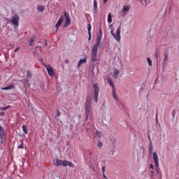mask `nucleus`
Returning a JSON list of instances; mask_svg holds the SVG:
<instances>
[{"instance_id": "obj_1", "label": "nucleus", "mask_w": 179, "mask_h": 179, "mask_svg": "<svg viewBox=\"0 0 179 179\" xmlns=\"http://www.w3.org/2000/svg\"><path fill=\"white\" fill-rule=\"evenodd\" d=\"M103 37V31H101V28L99 29V33L96 36V43L93 45L91 50V58L92 62H97L99 61V57L97 56V51L99 50V45H100V43H101V38Z\"/></svg>"}, {"instance_id": "obj_2", "label": "nucleus", "mask_w": 179, "mask_h": 179, "mask_svg": "<svg viewBox=\"0 0 179 179\" xmlns=\"http://www.w3.org/2000/svg\"><path fill=\"white\" fill-rule=\"evenodd\" d=\"M53 164L57 167H59V166H62L63 167H66V166L71 167V168L75 167V165L73 164V163L66 160H61L57 158L53 160Z\"/></svg>"}, {"instance_id": "obj_3", "label": "nucleus", "mask_w": 179, "mask_h": 179, "mask_svg": "<svg viewBox=\"0 0 179 179\" xmlns=\"http://www.w3.org/2000/svg\"><path fill=\"white\" fill-rule=\"evenodd\" d=\"M85 108L86 118H89V116L90 115V110L92 108V98H90V96H87L86 98Z\"/></svg>"}, {"instance_id": "obj_4", "label": "nucleus", "mask_w": 179, "mask_h": 179, "mask_svg": "<svg viewBox=\"0 0 179 179\" xmlns=\"http://www.w3.org/2000/svg\"><path fill=\"white\" fill-rule=\"evenodd\" d=\"M110 34L113 36V38L117 41V43H120L121 41V27H119L116 32L114 33V29L110 30Z\"/></svg>"}, {"instance_id": "obj_5", "label": "nucleus", "mask_w": 179, "mask_h": 179, "mask_svg": "<svg viewBox=\"0 0 179 179\" xmlns=\"http://www.w3.org/2000/svg\"><path fill=\"white\" fill-rule=\"evenodd\" d=\"M92 86L94 88V100L97 103L99 101V92H100V88H99L97 83H94Z\"/></svg>"}, {"instance_id": "obj_6", "label": "nucleus", "mask_w": 179, "mask_h": 179, "mask_svg": "<svg viewBox=\"0 0 179 179\" xmlns=\"http://www.w3.org/2000/svg\"><path fill=\"white\" fill-rule=\"evenodd\" d=\"M20 20V18L19 17V16L17 14H15L10 20V22L12 23L13 26H15V27H19V20Z\"/></svg>"}, {"instance_id": "obj_7", "label": "nucleus", "mask_w": 179, "mask_h": 179, "mask_svg": "<svg viewBox=\"0 0 179 179\" xmlns=\"http://www.w3.org/2000/svg\"><path fill=\"white\" fill-rule=\"evenodd\" d=\"M42 64L43 65V66H45V68H46L48 75L52 78V76H54L55 75L54 70H52V67H51V66L50 65L44 64L43 62H42Z\"/></svg>"}, {"instance_id": "obj_8", "label": "nucleus", "mask_w": 179, "mask_h": 179, "mask_svg": "<svg viewBox=\"0 0 179 179\" xmlns=\"http://www.w3.org/2000/svg\"><path fill=\"white\" fill-rule=\"evenodd\" d=\"M64 16L66 19L65 23L64 24V27H68V26H69V24H71V17H69V15H68V13H66V11H64Z\"/></svg>"}, {"instance_id": "obj_9", "label": "nucleus", "mask_w": 179, "mask_h": 179, "mask_svg": "<svg viewBox=\"0 0 179 179\" xmlns=\"http://www.w3.org/2000/svg\"><path fill=\"white\" fill-rule=\"evenodd\" d=\"M152 160L154 161L155 167H159V156L157 155V152H154L152 153Z\"/></svg>"}, {"instance_id": "obj_10", "label": "nucleus", "mask_w": 179, "mask_h": 179, "mask_svg": "<svg viewBox=\"0 0 179 179\" xmlns=\"http://www.w3.org/2000/svg\"><path fill=\"white\" fill-rule=\"evenodd\" d=\"M62 22H64V16H62L58 22H57V24H55V27H57V31H58V29L59 28V26H61V24H62Z\"/></svg>"}, {"instance_id": "obj_11", "label": "nucleus", "mask_w": 179, "mask_h": 179, "mask_svg": "<svg viewBox=\"0 0 179 179\" xmlns=\"http://www.w3.org/2000/svg\"><path fill=\"white\" fill-rule=\"evenodd\" d=\"M122 12L124 13V15H127L128 12H129V6H124Z\"/></svg>"}, {"instance_id": "obj_12", "label": "nucleus", "mask_w": 179, "mask_h": 179, "mask_svg": "<svg viewBox=\"0 0 179 179\" xmlns=\"http://www.w3.org/2000/svg\"><path fill=\"white\" fill-rule=\"evenodd\" d=\"M87 61V57L80 59L78 62V68H80V65H82V64H86Z\"/></svg>"}, {"instance_id": "obj_13", "label": "nucleus", "mask_w": 179, "mask_h": 179, "mask_svg": "<svg viewBox=\"0 0 179 179\" xmlns=\"http://www.w3.org/2000/svg\"><path fill=\"white\" fill-rule=\"evenodd\" d=\"M12 89H15V85H10L7 87H2L1 90H12Z\"/></svg>"}, {"instance_id": "obj_14", "label": "nucleus", "mask_w": 179, "mask_h": 179, "mask_svg": "<svg viewBox=\"0 0 179 179\" xmlns=\"http://www.w3.org/2000/svg\"><path fill=\"white\" fill-rule=\"evenodd\" d=\"M152 1L153 0H142L141 3L142 5L146 6L149 5L150 3H152Z\"/></svg>"}, {"instance_id": "obj_15", "label": "nucleus", "mask_w": 179, "mask_h": 179, "mask_svg": "<svg viewBox=\"0 0 179 179\" xmlns=\"http://www.w3.org/2000/svg\"><path fill=\"white\" fill-rule=\"evenodd\" d=\"M37 10H38V12H44V10H45V6L42 5H38Z\"/></svg>"}, {"instance_id": "obj_16", "label": "nucleus", "mask_w": 179, "mask_h": 179, "mask_svg": "<svg viewBox=\"0 0 179 179\" xmlns=\"http://www.w3.org/2000/svg\"><path fill=\"white\" fill-rule=\"evenodd\" d=\"M87 30H88V34H89V40L92 38V33L90 31L92 30V25L90 24H88L87 25Z\"/></svg>"}, {"instance_id": "obj_17", "label": "nucleus", "mask_w": 179, "mask_h": 179, "mask_svg": "<svg viewBox=\"0 0 179 179\" xmlns=\"http://www.w3.org/2000/svg\"><path fill=\"white\" fill-rule=\"evenodd\" d=\"M118 75H120L119 70L115 69L113 74L114 79H117V78H118Z\"/></svg>"}, {"instance_id": "obj_18", "label": "nucleus", "mask_w": 179, "mask_h": 179, "mask_svg": "<svg viewBox=\"0 0 179 179\" xmlns=\"http://www.w3.org/2000/svg\"><path fill=\"white\" fill-rule=\"evenodd\" d=\"M5 136V130L2 126H0V137L3 138Z\"/></svg>"}, {"instance_id": "obj_19", "label": "nucleus", "mask_w": 179, "mask_h": 179, "mask_svg": "<svg viewBox=\"0 0 179 179\" xmlns=\"http://www.w3.org/2000/svg\"><path fill=\"white\" fill-rule=\"evenodd\" d=\"M148 150H149L150 155H152V153L153 152V143H152L151 141L150 142V145H149Z\"/></svg>"}, {"instance_id": "obj_20", "label": "nucleus", "mask_w": 179, "mask_h": 179, "mask_svg": "<svg viewBox=\"0 0 179 179\" xmlns=\"http://www.w3.org/2000/svg\"><path fill=\"white\" fill-rule=\"evenodd\" d=\"M113 22V15L111 13H108V23H111Z\"/></svg>"}, {"instance_id": "obj_21", "label": "nucleus", "mask_w": 179, "mask_h": 179, "mask_svg": "<svg viewBox=\"0 0 179 179\" xmlns=\"http://www.w3.org/2000/svg\"><path fill=\"white\" fill-rule=\"evenodd\" d=\"M117 106L120 108V109L122 110V108H124V105L122 104V103H121V101H117Z\"/></svg>"}, {"instance_id": "obj_22", "label": "nucleus", "mask_w": 179, "mask_h": 179, "mask_svg": "<svg viewBox=\"0 0 179 179\" xmlns=\"http://www.w3.org/2000/svg\"><path fill=\"white\" fill-rule=\"evenodd\" d=\"M113 97L116 101H119L120 99H118V96H117V94H115V92L113 90Z\"/></svg>"}, {"instance_id": "obj_23", "label": "nucleus", "mask_w": 179, "mask_h": 179, "mask_svg": "<svg viewBox=\"0 0 179 179\" xmlns=\"http://www.w3.org/2000/svg\"><path fill=\"white\" fill-rule=\"evenodd\" d=\"M33 43H34V37H32L30 38V40L29 41V46L33 45Z\"/></svg>"}, {"instance_id": "obj_24", "label": "nucleus", "mask_w": 179, "mask_h": 179, "mask_svg": "<svg viewBox=\"0 0 179 179\" xmlns=\"http://www.w3.org/2000/svg\"><path fill=\"white\" fill-rule=\"evenodd\" d=\"M147 62H148V64L149 65V66H152V59L149 57L147 58Z\"/></svg>"}, {"instance_id": "obj_25", "label": "nucleus", "mask_w": 179, "mask_h": 179, "mask_svg": "<svg viewBox=\"0 0 179 179\" xmlns=\"http://www.w3.org/2000/svg\"><path fill=\"white\" fill-rule=\"evenodd\" d=\"M22 131L24 133H25V134H28L29 131H27V128H26V125L22 126Z\"/></svg>"}, {"instance_id": "obj_26", "label": "nucleus", "mask_w": 179, "mask_h": 179, "mask_svg": "<svg viewBox=\"0 0 179 179\" xmlns=\"http://www.w3.org/2000/svg\"><path fill=\"white\" fill-rule=\"evenodd\" d=\"M94 10H97V1H94Z\"/></svg>"}, {"instance_id": "obj_27", "label": "nucleus", "mask_w": 179, "mask_h": 179, "mask_svg": "<svg viewBox=\"0 0 179 179\" xmlns=\"http://www.w3.org/2000/svg\"><path fill=\"white\" fill-rule=\"evenodd\" d=\"M96 135L98 136V138H101V132L99 131H96Z\"/></svg>"}, {"instance_id": "obj_28", "label": "nucleus", "mask_w": 179, "mask_h": 179, "mask_svg": "<svg viewBox=\"0 0 179 179\" xmlns=\"http://www.w3.org/2000/svg\"><path fill=\"white\" fill-rule=\"evenodd\" d=\"M24 148V144L23 141L21 142V143L17 146V149H23Z\"/></svg>"}, {"instance_id": "obj_29", "label": "nucleus", "mask_w": 179, "mask_h": 179, "mask_svg": "<svg viewBox=\"0 0 179 179\" xmlns=\"http://www.w3.org/2000/svg\"><path fill=\"white\" fill-rule=\"evenodd\" d=\"M32 75H33V74L31 73V71H27V78H31Z\"/></svg>"}, {"instance_id": "obj_30", "label": "nucleus", "mask_w": 179, "mask_h": 179, "mask_svg": "<svg viewBox=\"0 0 179 179\" xmlns=\"http://www.w3.org/2000/svg\"><path fill=\"white\" fill-rule=\"evenodd\" d=\"M169 61V56L167 54H164V62H167Z\"/></svg>"}, {"instance_id": "obj_31", "label": "nucleus", "mask_w": 179, "mask_h": 179, "mask_svg": "<svg viewBox=\"0 0 179 179\" xmlns=\"http://www.w3.org/2000/svg\"><path fill=\"white\" fill-rule=\"evenodd\" d=\"M102 146H103V143H101V141H99L97 143V147L101 148Z\"/></svg>"}, {"instance_id": "obj_32", "label": "nucleus", "mask_w": 179, "mask_h": 179, "mask_svg": "<svg viewBox=\"0 0 179 179\" xmlns=\"http://www.w3.org/2000/svg\"><path fill=\"white\" fill-rule=\"evenodd\" d=\"M109 82V85L113 87V89H114V85H113V82L111 81V80H108Z\"/></svg>"}, {"instance_id": "obj_33", "label": "nucleus", "mask_w": 179, "mask_h": 179, "mask_svg": "<svg viewBox=\"0 0 179 179\" xmlns=\"http://www.w3.org/2000/svg\"><path fill=\"white\" fill-rule=\"evenodd\" d=\"M9 107V106H8L6 108H1V110H2V111H5V110H8V108Z\"/></svg>"}, {"instance_id": "obj_34", "label": "nucleus", "mask_w": 179, "mask_h": 179, "mask_svg": "<svg viewBox=\"0 0 179 179\" xmlns=\"http://www.w3.org/2000/svg\"><path fill=\"white\" fill-rule=\"evenodd\" d=\"M61 115V112L59 110L57 111V117H59Z\"/></svg>"}, {"instance_id": "obj_35", "label": "nucleus", "mask_w": 179, "mask_h": 179, "mask_svg": "<svg viewBox=\"0 0 179 179\" xmlns=\"http://www.w3.org/2000/svg\"><path fill=\"white\" fill-rule=\"evenodd\" d=\"M19 50H20V48L17 47V48L14 50V52H17V51H19Z\"/></svg>"}, {"instance_id": "obj_36", "label": "nucleus", "mask_w": 179, "mask_h": 179, "mask_svg": "<svg viewBox=\"0 0 179 179\" xmlns=\"http://www.w3.org/2000/svg\"><path fill=\"white\" fill-rule=\"evenodd\" d=\"M101 170H102L103 173H104V171H106V167L102 166Z\"/></svg>"}, {"instance_id": "obj_37", "label": "nucleus", "mask_w": 179, "mask_h": 179, "mask_svg": "<svg viewBox=\"0 0 179 179\" xmlns=\"http://www.w3.org/2000/svg\"><path fill=\"white\" fill-rule=\"evenodd\" d=\"M150 169H154V166H153V164H150Z\"/></svg>"}, {"instance_id": "obj_38", "label": "nucleus", "mask_w": 179, "mask_h": 179, "mask_svg": "<svg viewBox=\"0 0 179 179\" xmlns=\"http://www.w3.org/2000/svg\"><path fill=\"white\" fill-rule=\"evenodd\" d=\"M4 20H6V23L9 22V20H8V18H4Z\"/></svg>"}, {"instance_id": "obj_39", "label": "nucleus", "mask_w": 179, "mask_h": 179, "mask_svg": "<svg viewBox=\"0 0 179 179\" xmlns=\"http://www.w3.org/2000/svg\"><path fill=\"white\" fill-rule=\"evenodd\" d=\"M103 177L104 178H107V177L106 176V175L104 174V173H103Z\"/></svg>"}, {"instance_id": "obj_40", "label": "nucleus", "mask_w": 179, "mask_h": 179, "mask_svg": "<svg viewBox=\"0 0 179 179\" xmlns=\"http://www.w3.org/2000/svg\"><path fill=\"white\" fill-rule=\"evenodd\" d=\"M108 0H103V3H107V1H108Z\"/></svg>"}, {"instance_id": "obj_41", "label": "nucleus", "mask_w": 179, "mask_h": 179, "mask_svg": "<svg viewBox=\"0 0 179 179\" xmlns=\"http://www.w3.org/2000/svg\"><path fill=\"white\" fill-rule=\"evenodd\" d=\"M45 45H47V42L45 43Z\"/></svg>"}, {"instance_id": "obj_42", "label": "nucleus", "mask_w": 179, "mask_h": 179, "mask_svg": "<svg viewBox=\"0 0 179 179\" xmlns=\"http://www.w3.org/2000/svg\"><path fill=\"white\" fill-rule=\"evenodd\" d=\"M94 1H96V0H94Z\"/></svg>"}]
</instances>
